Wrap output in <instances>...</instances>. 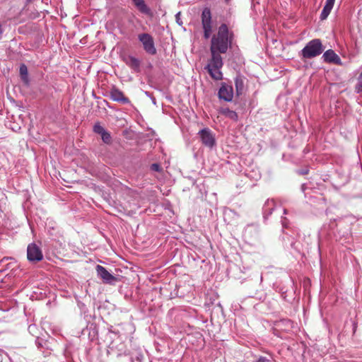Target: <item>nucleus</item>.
<instances>
[{
  "instance_id": "obj_1",
  "label": "nucleus",
  "mask_w": 362,
  "mask_h": 362,
  "mask_svg": "<svg viewBox=\"0 0 362 362\" xmlns=\"http://www.w3.org/2000/svg\"><path fill=\"white\" fill-rule=\"evenodd\" d=\"M233 39L234 34L232 31H229L226 23H222L218 27L217 33L211 37L210 46L211 57L204 69L214 80L223 79L221 69L223 66V62L221 54L227 52L228 48L231 47Z\"/></svg>"
},
{
  "instance_id": "obj_2",
  "label": "nucleus",
  "mask_w": 362,
  "mask_h": 362,
  "mask_svg": "<svg viewBox=\"0 0 362 362\" xmlns=\"http://www.w3.org/2000/svg\"><path fill=\"white\" fill-rule=\"evenodd\" d=\"M323 46L320 39H313L308 42L301 50V56L304 59H312L321 54Z\"/></svg>"
},
{
  "instance_id": "obj_3",
  "label": "nucleus",
  "mask_w": 362,
  "mask_h": 362,
  "mask_svg": "<svg viewBox=\"0 0 362 362\" xmlns=\"http://www.w3.org/2000/svg\"><path fill=\"white\" fill-rule=\"evenodd\" d=\"M138 40L141 43L144 50L150 55H155L157 49L153 37L148 33H143L138 35Z\"/></svg>"
},
{
  "instance_id": "obj_4",
  "label": "nucleus",
  "mask_w": 362,
  "mask_h": 362,
  "mask_svg": "<svg viewBox=\"0 0 362 362\" xmlns=\"http://www.w3.org/2000/svg\"><path fill=\"white\" fill-rule=\"evenodd\" d=\"M202 25L204 30V37L209 39L212 33L211 12L209 8L203 9L201 15Z\"/></svg>"
},
{
  "instance_id": "obj_5",
  "label": "nucleus",
  "mask_w": 362,
  "mask_h": 362,
  "mask_svg": "<svg viewBox=\"0 0 362 362\" xmlns=\"http://www.w3.org/2000/svg\"><path fill=\"white\" fill-rule=\"evenodd\" d=\"M198 135L200 137L202 143L206 147L212 148L216 146V139L214 133L209 128H204L201 129Z\"/></svg>"
},
{
  "instance_id": "obj_6",
  "label": "nucleus",
  "mask_w": 362,
  "mask_h": 362,
  "mask_svg": "<svg viewBox=\"0 0 362 362\" xmlns=\"http://www.w3.org/2000/svg\"><path fill=\"white\" fill-rule=\"evenodd\" d=\"M234 96V91L232 85L225 82L221 83V86L218 91V97L219 100L226 102H231Z\"/></svg>"
},
{
  "instance_id": "obj_7",
  "label": "nucleus",
  "mask_w": 362,
  "mask_h": 362,
  "mask_svg": "<svg viewBox=\"0 0 362 362\" xmlns=\"http://www.w3.org/2000/svg\"><path fill=\"white\" fill-rule=\"evenodd\" d=\"M27 257L30 262H37L43 259L41 249L35 243H30L27 248Z\"/></svg>"
},
{
  "instance_id": "obj_8",
  "label": "nucleus",
  "mask_w": 362,
  "mask_h": 362,
  "mask_svg": "<svg viewBox=\"0 0 362 362\" xmlns=\"http://www.w3.org/2000/svg\"><path fill=\"white\" fill-rule=\"evenodd\" d=\"M49 245L54 249H57L59 246L62 245V240H63L62 235L57 227L54 223L53 226L49 227Z\"/></svg>"
},
{
  "instance_id": "obj_9",
  "label": "nucleus",
  "mask_w": 362,
  "mask_h": 362,
  "mask_svg": "<svg viewBox=\"0 0 362 362\" xmlns=\"http://www.w3.org/2000/svg\"><path fill=\"white\" fill-rule=\"evenodd\" d=\"M96 272L98 276H99L105 284L113 285L117 281V279L116 276L110 274L106 268L101 265L96 266Z\"/></svg>"
},
{
  "instance_id": "obj_10",
  "label": "nucleus",
  "mask_w": 362,
  "mask_h": 362,
  "mask_svg": "<svg viewBox=\"0 0 362 362\" xmlns=\"http://www.w3.org/2000/svg\"><path fill=\"white\" fill-rule=\"evenodd\" d=\"M123 62L135 73L141 71V61L132 56L126 55L122 57Z\"/></svg>"
},
{
  "instance_id": "obj_11",
  "label": "nucleus",
  "mask_w": 362,
  "mask_h": 362,
  "mask_svg": "<svg viewBox=\"0 0 362 362\" xmlns=\"http://www.w3.org/2000/svg\"><path fill=\"white\" fill-rule=\"evenodd\" d=\"M110 98L113 101H116L122 104L130 103L129 99L124 95L123 92L115 87L110 91Z\"/></svg>"
},
{
  "instance_id": "obj_12",
  "label": "nucleus",
  "mask_w": 362,
  "mask_h": 362,
  "mask_svg": "<svg viewBox=\"0 0 362 362\" xmlns=\"http://www.w3.org/2000/svg\"><path fill=\"white\" fill-rule=\"evenodd\" d=\"M322 58L325 62L333 63L337 65L341 64L340 57L332 49H328L325 52Z\"/></svg>"
},
{
  "instance_id": "obj_13",
  "label": "nucleus",
  "mask_w": 362,
  "mask_h": 362,
  "mask_svg": "<svg viewBox=\"0 0 362 362\" xmlns=\"http://www.w3.org/2000/svg\"><path fill=\"white\" fill-rule=\"evenodd\" d=\"M234 83L235 87V94L239 97L242 95L245 91V77L240 74H238L234 78Z\"/></svg>"
},
{
  "instance_id": "obj_14",
  "label": "nucleus",
  "mask_w": 362,
  "mask_h": 362,
  "mask_svg": "<svg viewBox=\"0 0 362 362\" xmlns=\"http://www.w3.org/2000/svg\"><path fill=\"white\" fill-rule=\"evenodd\" d=\"M132 2L137 10L142 14L146 16L152 15L151 9L147 6L144 0H132Z\"/></svg>"
},
{
  "instance_id": "obj_15",
  "label": "nucleus",
  "mask_w": 362,
  "mask_h": 362,
  "mask_svg": "<svg viewBox=\"0 0 362 362\" xmlns=\"http://www.w3.org/2000/svg\"><path fill=\"white\" fill-rule=\"evenodd\" d=\"M275 209V202L274 200L267 199L263 207H262V213L263 217L264 219H267L269 216L272 214L273 211Z\"/></svg>"
},
{
  "instance_id": "obj_16",
  "label": "nucleus",
  "mask_w": 362,
  "mask_h": 362,
  "mask_svg": "<svg viewBox=\"0 0 362 362\" xmlns=\"http://www.w3.org/2000/svg\"><path fill=\"white\" fill-rule=\"evenodd\" d=\"M219 112L221 115L226 116V117L230 118V119H232L233 121H237L238 119V115L237 112L233 110H230L228 107H221L219 110Z\"/></svg>"
},
{
  "instance_id": "obj_17",
  "label": "nucleus",
  "mask_w": 362,
  "mask_h": 362,
  "mask_svg": "<svg viewBox=\"0 0 362 362\" xmlns=\"http://www.w3.org/2000/svg\"><path fill=\"white\" fill-rule=\"evenodd\" d=\"M20 74L21 76L22 80L25 83H28V69L27 66L25 64H22L20 66Z\"/></svg>"
},
{
  "instance_id": "obj_18",
  "label": "nucleus",
  "mask_w": 362,
  "mask_h": 362,
  "mask_svg": "<svg viewBox=\"0 0 362 362\" xmlns=\"http://www.w3.org/2000/svg\"><path fill=\"white\" fill-rule=\"evenodd\" d=\"M357 83L355 86V91L357 93H362V71L357 78Z\"/></svg>"
},
{
  "instance_id": "obj_19",
  "label": "nucleus",
  "mask_w": 362,
  "mask_h": 362,
  "mask_svg": "<svg viewBox=\"0 0 362 362\" xmlns=\"http://www.w3.org/2000/svg\"><path fill=\"white\" fill-rule=\"evenodd\" d=\"M101 139L106 144H110L112 142V136L107 130L101 135Z\"/></svg>"
},
{
  "instance_id": "obj_20",
  "label": "nucleus",
  "mask_w": 362,
  "mask_h": 362,
  "mask_svg": "<svg viewBox=\"0 0 362 362\" xmlns=\"http://www.w3.org/2000/svg\"><path fill=\"white\" fill-rule=\"evenodd\" d=\"M106 131V129L102 127L100 123H96L93 126V132L100 136Z\"/></svg>"
},
{
  "instance_id": "obj_21",
  "label": "nucleus",
  "mask_w": 362,
  "mask_h": 362,
  "mask_svg": "<svg viewBox=\"0 0 362 362\" xmlns=\"http://www.w3.org/2000/svg\"><path fill=\"white\" fill-rule=\"evenodd\" d=\"M332 10V9H331L329 8L324 6L323 8H322V12L320 13V19L322 21L325 20L328 17V16L329 15V13H330Z\"/></svg>"
},
{
  "instance_id": "obj_22",
  "label": "nucleus",
  "mask_w": 362,
  "mask_h": 362,
  "mask_svg": "<svg viewBox=\"0 0 362 362\" xmlns=\"http://www.w3.org/2000/svg\"><path fill=\"white\" fill-rule=\"evenodd\" d=\"M8 259H13V258L8 257H4L1 259H0V272H2L3 271L5 270V269L1 268V264L3 263L6 262ZM11 264V263L7 264L6 269H8L10 267Z\"/></svg>"
},
{
  "instance_id": "obj_23",
  "label": "nucleus",
  "mask_w": 362,
  "mask_h": 362,
  "mask_svg": "<svg viewBox=\"0 0 362 362\" xmlns=\"http://www.w3.org/2000/svg\"><path fill=\"white\" fill-rule=\"evenodd\" d=\"M281 225H282V228H283V230L284 228H288V226H289V221L288 220L287 218L286 217H281Z\"/></svg>"
},
{
  "instance_id": "obj_24",
  "label": "nucleus",
  "mask_w": 362,
  "mask_h": 362,
  "mask_svg": "<svg viewBox=\"0 0 362 362\" xmlns=\"http://www.w3.org/2000/svg\"><path fill=\"white\" fill-rule=\"evenodd\" d=\"M151 170L155 172H160L162 168L158 163H153L151 165Z\"/></svg>"
},
{
  "instance_id": "obj_25",
  "label": "nucleus",
  "mask_w": 362,
  "mask_h": 362,
  "mask_svg": "<svg viewBox=\"0 0 362 362\" xmlns=\"http://www.w3.org/2000/svg\"><path fill=\"white\" fill-rule=\"evenodd\" d=\"M335 0H326L325 5L324 6L333 8Z\"/></svg>"
},
{
  "instance_id": "obj_26",
  "label": "nucleus",
  "mask_w": 362,
  "mask_h": 362,
  "mask_svg": "<svg viewBox=\"0 0 362 362\" xmlns=\"http://www.w3.org/2000/svg\"><path fill=\"white\" fill-rule=\"evenodd\" d=\"M37 329L35 325H30L28 327V331L29 332L33 334V336L35 334V330Z\"/></svg>"
},
{
  "instance_id": "obj_27",
  "label": "nucleus",
  "mask_w": 362,
  "mask_h": 362,
  "mask_svg": "<svg viewBox=\"0 0 362 362\" xmlns=\"http://www.w3.org/2000/svg\"><path fill=\"white\" fill-rule=\"evenodd\" d=\"M43 339L40 338L39 337H37V339L35 340V344L38 346V348L43 346Z\"/></svg>"
},
{
  "instance_id": "obj_28",
  "label": "nucleus",
  "mask_w": 362,
  "mask_h": 362,
  "mask_svg": "<svg viewBox=\"0 0 362 362\" xmlns=\"http://www.w3.org/2000/svg\"><path fill=\"white\" fill-rule=\"evenodd\" d=\"M257 362H271V361L265 356H260Z\"/></svg>"
},
{
  "instance_id": "obj_29",
  "label": "nucleus",
  "mask_w": 362,
  "mask_h": 362,
  "mask_svg": "<svg viewBox=\"0 0 362 362\" xmlns=\"http://www.w3.org/2000/svg\"><path fill=\"white\" fill-rule=\"evenodd\" d=\"M175 18H176V21L177 23L181 25L182 24V21L180 20V12H178L176 15H175Z\"/></svg>"
},
{
  "instance_id": "obj_30",
  "label": "nucleus",
  "mask_w": 362,
  "mask_h": 362,
  "mask_svg": "<svg viewBox=\"0 0 362 362\" xmlns=\"http://www.w3.org/2000/svg\"><path fill=\"white\" fill-rule=\"evenodd\" d=\"M4 33V29L2 28V25L1 24H0V40L1 39L2 37V35Z\"/></svg>"
},
{
  "instance_id": "obj_31",
  "label": "nucleus",
  "mask_w": 362,
  "mask_h": 362,
  "mask_svg": "<svg viewBox=\"0 0 362 362\" xmlns=\"http://www.w3.org/2000/svg\"><path fill=\"white\" fill-rule=\"evenodd\" d=\"M308 173V170H303V171L300 172V174H302V175H306Z\"/></svg>"
},
{
  "instance_id": "obj_32",
  "label": "nucleus",
  "mask_w": 362,
  "mask_h": 362,
  "mask_svg": "<svg viewBox=\"0 0 362 362\" xmlns=\"http://www.w3.org/2000/svg\"><path fill=\"white\" fill-rule=\"evenodd\" d=\"M284 214H287V209H284Z\"/></svg>"
},
{
  "instance_id": "obj_33",
  "label": "nucleus",
  "mask_w": 362,
  "mask_h": 362,
  "mask_svg": "<svg viewBox=\"0 0 362 362\" xmlns=\"http://www.w3.org/2000/svg\"><path fill=\"white\" fill-rule=\"evenodd\" d=\"M49 224H51V225L49 226V228L50 226H53L54 223H51V222H49ZM54 224H55V226L57 227V226H56V223H54Z\"/></svg>"
},
{
  "instance_id": "obj_34",
  "label": "nucleus",
  "mask_w": 362,
  "mask_h": 362,
  "mask_svg": "<svg viewBox=\"0 0 362 362\" xmlns=\"http://www.w3.org/2000/svg\"><path fill=\"white\" fill-rule=\"evenodd\" d=\"M32 1V0H27V1H28V2H30V1Z\"/></svg>"
},
{
  "instance_id": "obj_35",
  "label": "nucleus",
  "mask_w": 362,
  "mask_h": 362,
  "mask_svg": "<svg viewBox=\"0 0 362 362\" xmlns=\"http://www.w3.org/2000/svg\"><path fill=\"white\" fill-rule=\"evenodd\" d=\"M229 0H226V1H228Z\"/></svg>"
}]
</instances>
